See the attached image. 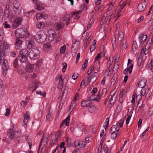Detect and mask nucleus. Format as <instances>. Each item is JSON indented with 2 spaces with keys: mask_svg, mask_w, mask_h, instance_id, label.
<instances>
[{
  "mask_svg": "<svg viewBox=\"0 0 153 153\" xmlns=\"http://www.w3.org/2000/svg\"><path fill=\"white\" fill-rule=\"evenodd\" d=\"M2 35L0 36V64L2 63V68L3 69V75L5 76L6 71L9 67L7 60L4 59V56H6L9 50V45L6 43L1 42L3 40Z\"/></svg>",
  "mask_w": 153,
  "mask_h": 153,
  "instance_id": "nucleus-1",
  "label": "nucleus"
},
{
  "mask_svg": "<svg viewBox=\"0 0 153 153\" xmlns=\"http://www.w3.org/2000/svg\"><path fill=\"white\" fill-rule=\"evenodd\" d=\"M13 128L14 126H12L7 131V135L10 140L16 139L21 135L20 131H15L13 130Z\"/></svg>",
  "mask_w": 153,
  "mask_h": 153,
  "instance_id": "nucleus-2",
  "label": "nucleus"
},
{
  "mask_svg": "<svg viewBox=\"0 0 153 153\" xmlns=\"http://www.w3.org/2000/svg\"><path fill=\"white\" fill-rule=\"evenodd\" d=\"M40 52L37 48H33L29 52L28 56L31 59H36L39 57Z\"/></svg>",
  "mask_w": 153,
  "mask_h": 153,
  "instance_id": "nucleus-3",
  "label": "nucleus"
},
{
  "mask_svg": "<svg viewBox=\"0 0 153 153\" xmlns=\"http://www.w3.org/2000/svg\"><path fill=\"white\" fill-rule=\"evenodd\" d=\"M28 52V50L26 49H22L20 51L19 57L21 62H25L27 61Z\"/></svg>",
  "mask_w": 153,
  "mask_h": 153,
  "instance_id": "nucleus-4",
  "label": "nucleus"
},
{
  "mask_svg": "<svg viewBox=\"0 0 153 153\" xmlns=\"http://www.w3.org/2000/svg\"><path fill=\"white\" fill-rule=\"evenodd\" d=\"M15 35L16 36H18L19 38H25L29 35V34L27 31H25L22 29H17L15 32Z\"/></svg>",
  "mask_w": 153,
  "mask_h": 153,
  "instance_id": "nucleus-5",
  "label": "nucleus"
},
{
  "mask_svg": "<svg viewBox=\"0 0 153 153\" xmlns=\"http://www.w3.org/2000/svg\"><path fill=\"white\" fill-rule=\"evenodd\" d=\"M46 38V35L43 31H39L34 36V38L38 42H42Z\"/></svg>",
  "mask_w": 153,
  "mask_h": 153,
  "instance_id": "nucleus-6",
  "label": "nucleus"
},
{
  "mask_svg": "<svg viewBox=\"0 0 153 153\" xmlns=\"http://www.w3.org/2000/svg\"><path fill=\"white\" fill-rule=\"evenodd\" d=\"M14 5V8L16 9L13 11L15 13V14H19L20 11L22 9V7H21V4L18 2L15 1Z\"/></svg>",
  "mask_w": 153,
  "mask_h": 153,
  "instance_id": "nucleus-7",
  "label": "nucleus"
},
{
  "mask_svg": "<svg viewBox=\"0 0 153 153\" xmlns=\"http://www.w3.org/2000/svg\"><path fill=\"white\" fill-rule=\"evenodd\" d=\"M22 20V17H18L16 18L15 19L13 20L12 23V25L13 28H16L20 25Z\"/></svg>",
  "mask_w": 153,
  "mask_h": 153,
  "instance_id": "nucleus-8",
  "label": "nucleus"
},
{
  "mask_svg": "<svg viewBox=\"0 0 153 153\" xmlns=\"http://www.w3.org/2000/svg\"><path fill=\"white\" fill-rule=\"evenodd\" d=\"M24 119L23 121V126L25 127H26L27 126V123L30 120V115L29 114V112L28 111H26V114L24 115Z\"/></svg>",
  "mask_w": 153,
  "mask_h": 153,
  "instance_id": "nucleus-9",
  "label": "nucleus"
},
{
  "mask_svg": "<svg viewBox=\"0 0 153 153\" xmlns=\"http://www.w3.org/2000/svg\"><path fill=\"white\" fill-rule=\"evenodd\" d=\"M26 43L27 48L29 49H30L34 46L35 40L34 39H32L30 40L27 41Z\"/></svg>",
  "mask_w": 153,
  "mask_h": 153,
  "instance_id": "nucleus-10",
  "label": "nucleus"
},
{
  "mask_svg": "<svg viewBox=\"0 0 153 153\" xmlns=\"http://www.w3.org/2000/svg\"><path fill=\"white\" fill-rule=\"evenodd\" d=\"M40 85V82L37 80H35L33 81V84L30 85L29 86L30 88H32L33 87H34V89L33 90V91H35L36 89Z\"/></svg>",
  "mask_w": 153,
  "mask_h": 153,
  "instance_id": "nucleus-11",
  "label": "nucleus"
},
{
  "mask_svg": "<svg viewBox=\"0 0 153 153\" xmlns=\"http://www.w3.org/2000/svg\"><path fill=\"white\" fill-rule=\"evenodd\" d=\"M146 3L144 4H139L137 7V9L138 11L141 12L144 11L146 7Z\"/></svg>",
  "mask_w": 153,
  "mask_h": 153,
  "instance_id": "nucleus-12",
  "label": "nucleus"
},
{
  "mask_svg": "<svg viewBox=\"0 0 153 153\" xmlns=\"http://www.w3.org/2000/svg\"><path fill=\"white\" fill-rule=\"evenodd\" d=\"M147 38V36L146 35L143 33H141L139 37V41L140 43L141 44H143L146 41Z\"/></svg>",
  "mask_w": 153,
  "mask_h": 153,
  "instance_id": "nucleus-13",
  "label": "nucleus"
},
{
  "mask_svg": "<svg viewBox=\"0 0 153 153\" xmlns=\"http://www.w3.org/2000/svg\"><path fill=\"white\" fill-rule=\"evenodd\" d=\"M34 65L28 64L25 68L26 71L29 73L33 72L34 70Z\"/></svg>",
  "mask_w": 153,
  "mask_h": 153,
  "instance_id": "nucleus-14",
  "label": "nucleus"
},
{
  "mask_svg": "<svg viewBox=\"0 0 153 153\" xmlns=\"http://www.w3.org/2000/svg\"><path fill=\"white\" fill-rule=\"evenodd\" d=\"M64 25V24L61 22H58L56 23L54 25V27L56 30H59L62 29Z\"/></svg>",
  "mask_w": 153,
  "mask_h": 153,
  "instance_id": "nucleus-15",
  "label": "nucleus"
},
{
  "mask_svg": "<svg viewBox=\"0 0 153 153\" xmlns=\"http://www.w3.org/2000/svg\"><path fill=\"white\" fill-rule=\"evenodd\" d=\"M90 100L88 99V100L83 101L81 103L82 106V107L89 106L91 104V102Z\"/></svg>",
  "mask_w": 153,
  "mask_h": 153,
  "instance_id": "nucleus-16",
  "label": "nucleus"
},
{
  "mask_svg": "<svg viewBox=\"0 0 153 153\" xmlns=\"http://www.w3.org/2000/svg\"><path fill=\"white\" fill-rule=\"evenodd\" d=\"M43 47L44 51L46 52H48L51 49V45L49 43H47L44 44Z\"/></svg>",
  "mask_w": 153,
  "mask_h": 153,
  "instance_id": "nucleus-17",
  "label": "nucleus"
},
{
  "mask_svg": "<svg viewBox=\"0 0 153 153\" xmlns=\"http://www.w3.org/2000/svg\"><path fill=\"white\" fill-rule=\"evenodd\" d=\"M98 76V74L97 72L94 73L91 75L89 82L92 81L93 83H94L96 81Z\"/></svg>",
  "mask_w": 153,
  "mask_h": 153,
  "instance_id": "nucleus-18",
  "label": "nucleus"
},
{
  "mask_svg": "<svg viewBox=\"0 0 153 153\" xmlns=\"http://www.w3.org/2000/svg\"><path fill=\"white\" fill-rule=\"evenodd\" d=\"M48 36L53 37L56 39L57 37V34L55 31L53 30H50L48 31Z\"/></svg>",
  "mask_w": 153,
  "mask_h": 153,
  "instance_id": "nucleus-19",
  "label": "nucleus"
},
{
  "mask_svg": "<svg viewBox=\"0 0 153 153\" xmlns=\"http://www.w3.org/2000/svg\"><path fill=\"white\" fill-rule=\"evenodd\" d=\"M36 17L37 19L41 18L46 19L48 17V15H44L43 14L38 13L36 15Z\"/></svg>",
  "mask_w": 153,
  "mask_h": 153,
  "instance_id": "nucleus-20",
  "label": "nucleus"
},
{
  "mask_svg": "<svg viewBox=\"0 0 153 153\" xmlns=\"http://www.w3.org/2000/svg\"><path fill=\"white\" fill-rule=\"evenodd\" d=\"M88 111L90 113H92L94 112L96 110V107L94 105V104H91V105L88 106Z\"/></svg>",
  "mask_w": 153,
  "mask_h": 153,
  "instance_id": "nucleus-21",
  "label": "nucleus"
},
{
  "mask_svg": "<svg viewBox=\"0 0 153 153\" xmlns=\"http://www.w3.org/2000/svg\"><path fill=\"white\" fill-rule=\"evenodd\" d=\"M115 93L114 92V93H113L112 94H111L110 95L109 97V98L110 97V98L109 99V102L110 103V104L111 105V107H112L113 106V105H114V104L115 103V100H114L113 102H112V101H113V97L114 96V95L115 94Z\"/></svg>",
  "mask_w": 153,
  "mask_h": 153,
  "instance_id": "nucleus-22",
  "label": "nucleus"
},
{
  "mask_svg": "<svg viewBox=\"0 0 153 153\" xmlns=\"http://www.w3.org/2000/svg\"><path fill=\"white\" fill-rule=\"evenodd\" d=\"M89 99L92 100H95L96 101L99 102H100L101 97L99 95H97L96 97H94L93 98V97L92 98L91 97H89Z\"/></svg>",
  "mask_w": 153,
  "mask_h": 153,
  "instance_id": "nucleus-23",
  "label": "nucleus"
},
{
  "mask_svg": "<svg viewBox=\"0 0 153 153\" xmlns=\"http://www.w3.org/2000/svg\"><path fill=\"white\" fill-rule=\"evenodd\" d=\"M22 42V41L21 40L19 39H16L15 44L17 46V48H18L21 47Z\"/></svg>",
  "mask_w": 153,
  "mask_h": 153,
  "instance_id": "nucleus-24",
  "label": "nucleus"
},
{
  "mask_svg": "<svg viewBox=\"0 0 153 153\" xmlns=\"http://www.w3.org/2000/svg\"><path fill=\"white\" fill-rule=\"evenodd\" d=\"M127 46L126 44V41L125 40H123L121 42V49L122 50H123L124 48L126 49Z\"/></svg>",
  "mask_w": 153,
  "mask_h": 153,
  "instance_id": "nucleus-25",
  "label": "nucleus"
},
{
  "mask_svg": "<svg viewBox=\"0 0 153 153\" xmlns=\"http://www.w3.org/2000/svg\"><path fill=\"white\" fill-rule=\"evenodd\" d=\"M70 120V116L68 115L62 122L66 126H67L69 125Z\"/></svg>",
  "mask_w": 153,
  "mask_h": 153,
  "instance_id": "nucleus-26",
  "label": "nucleus"
},
{
  "mask_svg": "<svg viewBox=\"0 0 153 153\" xmlns=\"http://www.w3.org/2000/svg\"><path fill=\"white\" fill-rule=\"evenodd\" d=\"M36 5L37 7L36 9L39 10H41L44 9L41 6L42 3L41 2H38L36 1Z\"/></svg>",
  "mask_w": 153,
  "mask_h": 153,
  "instance_id": "nucleus-27",
  "label": "nucleus"
},
{
  "mask_svg": "<svg viewBox=\"0 0 153 153\" xmlns=\"http://www.w3.org/2000/svg\"><path fill=\"white\" fill-rule=\"evenodd\" d=\"M63 84L62 79L59 81V82L57 85V88L59 89H61L63 87Z\"/></svg>",
  "mask_w": 153,
  "mask_h": 153,
  "instance_id": "nucleus-28",
  "label": "nucleus"
},
{
  "mask_svg": "<svg viewBox=\"0 0 153 153\" xmlns=\"http://www.w3.org/2000/svg\"><path fill=\"white\" fill-rule=\"evenodd\" d=\"M138 85L139 87L141 88H143L146 85V84L144 82L141 80L139 82L138 84Z\"/></svg>",
  "mask_w": 153,
  "mask_h": 153,
  "instance_id": "nucleus-29",
  "label": "nucleus"
},
{
  "mask_svg": "<svg viewBox=\"0 0 153 153\" xmlns=\"http://www.w3.org/2000/svg\"><path fill=\"white\" fill-rule=\"evenodd\" d=\"M118 39L120 41H122L124 38V35L122 32H118Z\"/></svg>",
  "mask_w": 153,
  "mask_h": 153,
  "instance_id": "nucleus-30",
  "label": "nucleus"
},
{
  "mask_svg": "<svg viewBox=\"0 0 153 153\" xmlns=\"http://www.w3.org/2000/svg\"><path fill=\"white\" fill-rule=\"evenodd\" d=\"M36 27L39 29H42L44 27V24L43 22L37 23L36 24Z\"/></svg>",
  "mask_w": 153,
  "mask_h": 153,
  "instance_id": "nucleus-31",
  "label": "nucleus"
},
{
  "mask_svg": "<svg viewBox=\"0 0 153 153\" xmlns=\"http://www.w3.org/2000/svg\"><path fill=\"white\" fill-rule=\"evenodd\" d=\"M13 66L15 68H18L19 65L18 63V60L17 58H16L13 61Z\"/></svg>",
  "mask_w": 153,
  "mask_h": 153,
  "instance_id": "nucleus-32",
  "label": "nucleus"
},
{
  "mask_svg": "<svg viewBox=\"0 0 153 153\" xmlns=\"http://www.w3.org/2000/svg\"><path fill=\"white\" fill-rule=\"evenodd\" d=\"M116 126H115V125H114L111 128L110 130V133L117 132L116 130Z\"/></svg>",
  "mask_w": 153,
  "mask_h": 153,
  "instance_id": "nucleus-33",
  "label": "nucleus"
},
{
  "mask_svg": "<svg viewBox=\"0 0 153 153\" xmlns=\"http://www.w3.org/2000/svg\"><path fill=\"white\" fill-rule=\"evenodd\" d=\"M14 13H13L12 12H10L9 14V16L7 17L8 18L10 19L11 18H13L15 16H16V15H15L16 14H15V13L13 12Z\"/></svg>",
  "mask_w": 153,
  "mask_h": 153,
  "instance_id": "nucleus-34",
  "label": "nucleus"
},
{
  "mask_svg": "<svg viewBox=\"0 0 153 153\" xmlns=\"http://www.w3.org/2000/svg\"><path fill=\"white\" fill-rule=\"evenodd\" d=\"M92 138L91 136H89L85 138V140L86 143H89L90 141H91L92 140Z\"/></svg>",
  "mask_w": 153,
  "mask_h": 153,
  "instance_id": "nucleus-35",
  "label": "nucleus"
},
{
  "mask_svg": "<svg viewBox=\"0 0 153 153\" xmlns=\"http://www.w3.org/2000/svg\"><path fill=\"white\" fill-rule=\"evenodd\" d=\"M69 17L70 15L69 14H66L63 17V20L65 21L70 20Z\"/></svg>",
  "mask_w": 153,
  "mask_h": 153,
  "instance_id": "nucleus-36",
  "label": "nucleus"
},
{
  "mask_svg": "<svg viewBox=\"0 0 153 153\" xmlns=\"http://www.w3.org/2000/svg\"><path fill=\"white\" fill-rule=\"evenodd\" d=\"M137 47V46L136 42L135 41H134L132 45V51H135Z\"/></svg>",
  "mask_w": 153,
  "mask_h": 153,
  "instance_id": "nucleus-37",
  "label": "nucleus"
},
{
  "mask_svg": "<svg viewBox=\"0 0 153 153\" xmlns=\"http://www.w3.org/2000/svg\"><path fill=\"white\" fill-rule=\"evenodd\" d=\"M111 139H115L117 135L118 134V133H111Z\"/></svg>",
  "mask_w": 153,
  "mask_h": 153,
  "instance_id": "nucleus-38",
  "label": "nucleus"
},
{
  "mask_svg": "<svg viewBox=\"0 0 153 153\" xmlns=\"http://www.w3.org/2000/svg\"><path fill=\"white\" fill-rule=\"evenodd\" d=\"M124 122V120H120L117 123L116 125H118V126L120 127H122L123 125V123Z\"/></svg>",
  "mask_w": 153,
  "mask_h": 153,
  "instance_id": "nucleus-39",
  "label": "nucleus"
},
{
  "mask_svg": "<svg viewBox=\"0 0 153 153\" xmlns=\"http://www.w3.org/2000/svg\"><path fill=\"white\" fill-rule=\"evenodd\" d=\"M66 49V46L65 45H64L63 47H61L60 49V51L61 53H64Z\"/></svg>",
  "mask_w": 153,
  "mask_h": 153,
  "instance_id": "nucleus-40",
  "label": "nucleus"
},
{
  "mask_svg": "<svg viewBox=\"0 0 153 153\" xmlns=\"http://www.w3.org/2000/svg\"><path fill=\"white\" fill-rule=\"evenodd\" d=\"M138 97V96L136 95V94H134L132 95V99L131 101V102L133 104V106L134 105V103L135 102V97Z\"/></svg>",
  "mask_w": 153,
  "mask_h": 153,
  "instance_id": "nucleus-41",
  "label": "nucleus"
},
{
  "mask_svg": "<svg viewBox=\"0 0 153 153\" xmlns=\"http://www.w3.org/2000/svg\"><path fill=\"white\" fill-rule=\"evenodd\" d=\"M120 7L119 10H118L119 13L122 10V9L126 6V4H120Z\"/></svg>",
  "mask_w": 153,
  "mask_h": 153,
  "instance_id": "nucleus-42",
  "label": "nucleus"
},
{
  "mask_svg": "<svg viewBox=\"0 0 153 153\" xmlns=\"http://www.w3.org/2000/svg\"><path fill=\"white\" fill-rule=\"evenodd\" d=\"M8 9L7 8H6L4 12V16L7 17L9 16V14L10 13V11H8Z\"/></svg>",
  "mask_w": 153,
  "mask_h": 153,
  "instance_id": "nucleus-43",
  "label": "nucleus"
},
{
  "mask_svg": "<svg viewBox=\"0 0 153 153\" xmlns=\"http://www.w3.org/2000/svg\"><path fill=\"white\" fill-rule=\"evenodd\" d=\"M62 79V75L61 74H59L57 75L55 78V80L57 81L58 79H59V81L61 80Z\"/></svg>",
  "mask_w": 153,
  "mask_h": 153,
  "instance_id": "nucleus-44",
  "label": "nucleus"
},
{
  "mask_svg": "<svg viewBox=\"0 0 153 153\" xmlns=\"http://www.w3.org/2000/svg\"><path fill=\"white\" fill-rule=\"evenodd\" d=\"M36 93L38 94H39L41 95H42L43 97H45L46 95V92H44V93H42L40 91H36Z\"/></svg>",
  "mask_w": 153,
  "mask_h": 153,
  "instance_id": "nucleus-45",
  "label": "nucleus"
},
{
  "mask_svg": "<svg viewBox=\"0 0 153 153\" xmlns=\"http://www.w3.org/2000/svg\"><path fill=\"white\" fill-rule=\"evenodd\" d=\"M151 95V92H148L145 96V99L146 100L148 99L150 97Z\"/></svg>",
  "mask_w": 153,
  "mask_h": 153,
  "instance_id": "nucleus-46",
  "label": "nucleus"
},
{
  "mask_svg": "<svg viewBox=\"0 0 153 153\" xmlns=\"http://www.w3.org/2000/svg\"><path fill=\"white\" fill-rule=\"evenodd\" d=\"M78 74L76 73H74L72 76V78L74 80H75L78 77Z\"/></svg>",
  "mask_w": 153,
  "mask_h": 153,
  "instance_id": "nucleus-47",
  "label": "nucleus"
},
{
  "mask_svg": "<svg viewBox=\"0 0 153 153\" xmlns=\"http://www.w3.org/2000/svg\"><path fill=\"white\" fill-rule=\"evenodd\" d=\"M4 28H10V25L7 22H5L4 23Z\"/></svg>",
  "mask_w": 153,
  "mask_h": 153,
  "instance_id": "nucleus-48",
  "label": "nucleus"
},
{
  "mask_svg": "<svg viewBox=\"0 0 153 153\" xmlns=\"http://www.w3.org/2000/svg\"><path fill=\"white\" fill-rule=\"evenodd\" d=\"M96 46L94 45H91L90 46V51L91 52H92L95 49Z\"/></svg>",
  "mask_w": 153,
  "mask_h": 153,
  "instance_id": "nucleus-49",
  "label": "nucleus"
},
{
  "mask_svg": "<svg viewBox=\"0 0 153 153\" xmlns=\"http://www.w3.org/2000/svg\"><path fill=\"white\" fill-rule=\"evenodd\" d=\"M119 102L121 104L120 105H119L118 106H120L121 107L122 106V103H123V97H120V98L118 100Z\"/></svg>",
  "mask_w": 153,
  "mask_h": 153,
  "instance_id": "nucleus-50",
  "label": "nucleus"
},
{
  "mask_svg": "<svg viewBox=\"0 0 153 153\" xmlns=\"http://www.w3.org/2000/svg\"><path fill=\"white\" fill-rule=\"evenodd\" d=\"M97 91V88H95L93 89L92 91V94L93 96L96 93Z\"/></svg>",
  "mask_w": 153,
  "mask_h": 153,
  "instance_id": "nucleus-51",
  "label": "nucleus"
},
{
  "mask_svg": "<svg viewBox=\"0 0 153 153\" xmlns=\"http://www.w3.org/2000/svg\"><path fill=\"white\" fill-rule=\"evenodd\" d=\"M125 90L124 89H121V90L120 91L119 94L120 97H123V93L125 92Z\"/></svg>",
  "mask_w": 153,
  "mask_h": 153,
  "instance_id": "nucleus-52",
  "label": "nucleus"
},
{
  "mask_svg": "<svg viewBox=\"0 0 153 153\" xmlns=\"http://www.w3.org/2000/svg\"><path fill=\"white\" fill-rule=\"evenodd\" d=\"M143 58H138L137 62V65L138 66H140L142 62Z\"/></svg>",
  "mask_w": 153,
  "mask_h": 153,
  "instance_id": "nucleus-53",
  "label": "nucleus"
},
{
  "mask_svg": "<svg viewBox=\"0 0 153 153\" xmlns=\"http://www.w3.org/2000/svg\"><path fill=\"white\" fill-rule=\"evenodd\" d=\"M82 10H79L77 12H73V15H76V16H77L78 15L81 13L82 12Z\"/></svg>",
  "mask_w": 153,
  "mask_h": 153,
  "instance_id": "nucleus-54",
  "label": "nucleus"
},
{
  "mask_svg": "<svg viewBox=\"0 0 153 153\" xmlns=\"http://www.w3.org/2000/svg\"><path fill=\"white\" fill-rule=\"evenodd\" d=\"M128 72H129L130 74V70L128 68H126L124 71L123 73L124 74H127Z\"/></svg>",
  "mask_w": 153,
  "mask_h": 153,
  "instance_id": "nucleus-55",
  "label": "nucleus"
},
{
  "mask_svg": "<svg viewBox=\"0 0 153 153\" xmlns=\"http://www.w3.org/2000/svg\"><path fill=\"white\" fill-rule=\"evenodd\" d=\"M102 53L101 52H100L99 53L97 56L95 57V61H96L98 60L99 59H100L101 57V56L100 55V54Z\"/></svg>",
  "mask_w": 153,
  "mask_h": 153,
  "instance_id": "nucleus-56",
  "label": "nucleus"
},
{
  "mask_svg": "<svg viewBox=\"0 0 153 153\" xmlns=\"http://www.w3.org/2000/svg\"><path fill=\"white\" fill-rule=\"evenodd\" d=\"M111 84L113 85L115 82V77L114 76H113L111 80Z\"/></svg>",
  "mask_w": 153,
  "mask_h": 153,
  "instance_id": "nucleus-57",
  "label": "nucleus"
},
{
  "mask_svg": "<svg viewBox=\"0 0 153 153\" xmlns=\"http://www.w3.org/2000/svg\"><path fill=\"white\" fill-rule=\"evenodd\" d=\"M80 147L81 148H83L85 146V142L83 141H81L80 142Z\"/></svg>",
  "mask_w": 153,
  "mask_h": 153,
  "instance_id": "nucleus-58",
  "label": "nucleus"
},
{
  "mask_svg": "<svg viewBox=\"0 0 153 153\" xmlns=\"http://www.w3.org/2000/svg\"><path fill=\"white\" fill-rule=\"evenodd\" d=\"M66 140L67 143L68 145L69 146H71V144L70 141L71 139L67 137V138Z\"/></svg>",
  "mask_w": 153,
  "mask_h": 153,
  "instance_id": "nucleus-59",
  "label": "nucleus"
},
{
  "mask_svg": "<svg viewBox=\"0 0 153 153\" xmlns=\"http://www.w3.org/2000/svg\"><path fill=\"white\" fill-rule=\"evenodd\" d=\"M74 144L76 146H79L80 145V142L78 140H77L76 141H75L74 143Z\"/></svg>",
  "mask_w": 153,
  "mask_h": 153,
  "instance_id": "nucleus-60",
  "label": "nucleus"
},
{
  "mask_svg": "<svg viewBox=\"0 0 153 153\" xmlns=\"http://www.w3.org/2000/svg\"><path fill=\"white\" fill-rule=\"evenodd\" d=\"M48 36V39L49 41H53L55 39H56L55 38L53 37L50 36Z\"/></svg>",
  "mask_w": 153,
  "mask_h": 153,
  "instance_id": "nucleus-61",
  "label": "nucleus"
},
{
  "mask_svg": "<svg viewBox=\"0 0 153 153\" xmlns=\"http://www.w3.org/2000/svg\"><path fill=\"white\" fill-rule=\"evenodd\" d=\"M10 1L8 0L7 1L6 3V6L5 7V8H7L9 9L10 7Z\"/></svg>",
  "mask_w": 153,
  "mask_h": 153,
  "instance_id": "nucleus-62",
  "label": "nucleus"
},
{
  "mask_svg": "<svg viewBox=\"0 0 153 153\" xmlns=\"http://www.w3.org/2000/svg\"><path fill=\"white\" fill-rule=\"evenodd\" d=\"M142 120L141 119H139V120L138 122V127H140L141 126V124L142 123Z\"/></svg>",
  "mask_w": 153,
  "mask_h": 153,
  "instance_id": "nucleus-63",
  "label": "nucleus"
},
{
  "mask_svg": "<svg viewBox=\"0 0 153 153\" xmlns=\"http://www.w3.org/2000/svg\"><path fill=\"white\" fill-rule=\"evenodd\" d=\"M107 91V90L106 88H104L102 89V93L105 96L106 94V92Z\"/></svg>",
  "mask_w": 153,
  "mask_h": 153,
  "instance_id": "nucleus-64",
  "label": "nucleus"
}]
</instances>
